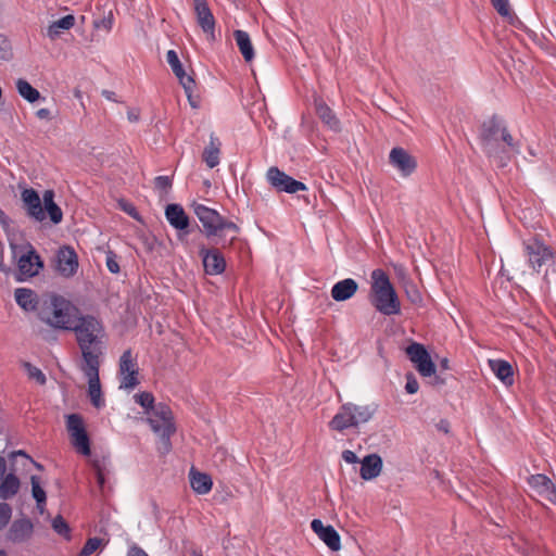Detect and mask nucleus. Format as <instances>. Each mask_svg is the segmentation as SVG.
I'll return each instance as SVG.
<instances>
[{
    "label": "nucleus",
    "mask_w": 556,
    "mask_h": 556,
    "mask_svg": "<svg viewBox=\"0 0 556 556\" xmlns=\"http://www.w3.org/2000/svg\"><path fill=\"white\" fill-rule=\"evenodd\" d=\"M71 330L75 331L81 350L83 364L100 363L99 357L102 355L106 343L103 324L97 317L86 315L76 318Z\"/></svg>",
    "instance_id": "obj_1"
},
{
    "label": "nucleus",
    "mask_w": 556,
    "mask_h": 556,
    "mask_svg": "<svg viewBox=\"0 0 556 556\" xmlns=\"http://www.w3.org/2000/svg\"><path fill=\"white\" fill-rule=\"evenodd\" d=\"M481 139L484 152L502 166L505 165L509 153L516 149V143L506 126L496 118L483 124Z\"/></svg>",
    "instance_id": "obj_2"
},
{
    "label": "nucleus",
    "mask_w": 556,
    "mask_h": 556,
    "mask_svg": "<svg viewBox=\"0 0 556 556\" xmlns=\"http://www.w3.org/2000/svg\"><path fill=\"white\" fill-rule=\"evenodd\" d=\"M370 278L371 305L387 316L400 314L401 302L387 274L382 269H375Z\"/></svg>",
    "instance_id": "obj_3"
},
{
    "label": "nucleus",
    "mask_w": 556,
    "mask_h": 556,
    "mask_svg": "<svg viewBox=\"0 0 556 556\" xmlns=\"http://www.w3.org/2000/svg\"><path fill=\"white\" fill-rule=\"evenodd\" d=\"M22 201L30 217L38 222L46 218V213L49 215L53 224H59L63 214L61 208L54 202V192L46 190L40 199L38 192L31 188L22 191Z\"/></svg>",
    "instance_id": "obj_4"
},
{
    "label": "nucleus",
    "mask_w": 556,
    "mask_h": 556,
    "mask_svg": "<svg viewBox=\"0 0 556 556\" xmlns=\"http://www.w3.org/2000/svg\"><path fill=\"white\" fill-rule=\"evenodd\" d=\"M38 316L49 326L63 330H71L76 320L74 307L71 303L58 296L42 301Z\"/></svg>",
    "instance_id": "obj_5"
},
{
    "label": "nucleus",
    "mask_w": 556,
    "mask_h": 556,
    "mask_svg": "<svg viewBox=\"0 0 556 556\" xmlns=\"http://www.w3.org/2000/svg\"><path fill=\"white\" fill-rule=\"evenodd\" d=\"M376 413V406L372 404L358 405L352 402L342 404L328 427L338 432H342L350 428H358L361 425L368 422Z\"/></svg>",
    "instance_id": "obj_6"
},
{
    "label": "nucleus",
    "mask_w": 556,
    "mask_h": 556,
    "mask_svg": "<svg viewBox=\"0 0 556 556\" xmlns=\"http://www.w3.org/2000/svg\"><path fill=\"white\" fill-rule=\"evenodd\" d=\"M194 214L201 222L206 237H226L230 236L229 244L236 239L237 233L239 232V227L230 222L226 220L222 217L215 210H212L203 204H194L193 206Z\"/></svg>",
    "instance_id": "obj_7"
},
{
    "label": "nucleus",
    "mask_w": 556,
    "mask_h": 556,
    "mask_svg": "<svg viewBox=\"0 0 556 556\" xmlns=\"http://www.w3.org/2000/svg\"><path fill=\"white\" fill-rule=\"evenodd\" d=\"M147 415L152 431L160 438L159 450L163 454L168 453L172 447L170 437L176 431L170 408L164 403H157Z\"/></svg>",
    "instance_id": "obj_8"
},
{
    "label": "nucleus",
    "mask_w": 556,
    "mask_h": 556,
    "mask_svg": "<svg viewBox=\"0 0 556 556\" xmlns=\"http://www.w3.org/2000/svg\"><path fill=\"white\" fill-rule=\"evenodd\" d=\"M66 428L74 448L84 456L90 455V441L81 416L71 414L66 417Z\"/></svg>",
    "instance_id": "obj_9"
},
{
    "label": "nucleus",
    "mask_w": 556,
    "mask_h": 556,
    "mask_svg": "<svg viewBox=\"0 0 556 556\" xmlns=\"http://www.w3.org/2000/svg\"><path fill=\"white\" fill-rule=\"evenodd\" d=\"M406 353L422 377H431L435 374V365L422 344L412 343L407 346Z\"/></svg>",
    "instance_id": "obj_10"
},
{
    "label": "nucleus",
    "mask_w": 556,
    "mask_h": 556,
    "mask_svg": "<svg viewBox=\"0 0 556 556\" xmlns=\"http://www.w3.org/2000/svg\"><path fill=\"white\" fill-rule=\"evenodd\" d=\"M266 177L269 184L278 191L296 193L299 191L307 190V187L303 182L293 179L275 166L268 168Z\"/></svg>",
    "instance_id": "obj_11"
},
{
    "label": "nucleus",
    "mask_w": 556,
    "mask_h": 556,
    "mask_svg": "<svg viewBox=\"0 0 556 556\" xmlns=\"http://www.w3.org/2000/svg\"><path fill=\"white\" fill-rule=\"evenodd\" d=\"M99 366L100 363L83 364L81 366V370L88 379V395L96 408H101L105 404L99 379Z\"/></svg>",
    "instance_id": "obj_12"
},
{
    "label": "nucleus",
    "mask_w": 556,
    "mask_h": 556,
    "mask_svg": "<svg viewBox=\"0 0 556 556\" xmlns=\"http://www.w3.org/2000/svg\"><path fill=\"white\" fill-rule=\"evenodd\" d=\"M121 389L132 390L138 383V367L130 350L123 353L119 359Z\"/></svg>",
    "instance_id": "obj_13"
},
{
    "label": "nucleus",
    "mask_w": 556,
    "mask_h": 556,
    "mask_svg": "<svg viewBox=\"0 0 556 556\" xmlns=\"http://www.w3.org/2000/svg\"><path fill=\"white\" fill-rule=\"evenodd\" d=\"M194 13L197 22L210 41L216 39L215 36V17L208 8L206 0H193Z\"/></svg>",
    "instance_id": "obj_14"
},
{
    "label": "nucleus",
    "mask_w": 556,
    "mask_h": 556,
    "mask_svg": "<svg viewBox=\"0 0 556 556\" xmlns=\"http://www.w3.org/2000/svg\"><path fill=\"white\" fill-rule=\"evenodd\" d=\"M529 264L534 270H539L546 262L553 258L552 250L543 242L533 239L525 244Z\"/></svg>",
    "instance_id": "obj_15"
},
{
    "label": "nucleus",
    "mask_w": 556,
    "mask_h": 556,
    "mask_svg": "<svg viewBox=\"0 0 556 556\" xmlns=\"http://www.w3.org/2000/svg\"><path fill=\"white\" fill-rule=\"evenodd\" d=\"M389 161L403 177L410 176L417 168V160L405 149L400 147L393 148L390 151Z\"/></svg>",
    "instance_id": "obj_16"
},
{
    "label": "nucleus",
    "mask_w": 556,
    "mask_h": 556,
    "mask_svg": "<svg viewBox=\"0 0 556 556\" xmlns=\"http://www.w3.org/2000/svg\"><path fill=\"white\" fill-rule=\"evenodd\" d=\"M528 483L540 498L556 504V486L545 475H533L528 479Z\"/></svg>",
    "instance_id": "obj_17"
},
{
    "label": "nucleus",
    "mask_w": 556,
    "mask_h": 556,
    "mask_svg": "<svg viewBox=\"0 0 556 556\" xmlns=\"http://www.w3.org/2000/svg\"><path fill=\"white\" fill-rule=\"evenodd\" d=\"M56 270L63 277H72L78 268V258L75 251L70 247L61 248L56 253Z\"/></svg>",
    "instance_id": "obj_18"
},
{
    "label": "nucleus",
    "mask_w": 556,
    "mask_h": 556,
    "mask_svg": "<svg viewBox=\"0 0 556 556\" xmlns=\"http://www.w3.org/2000/svg\"><path fill=\"white\" fill-rule=\"evenodd\" d=\"M199 253L206 274L219 275L225 270L226 262L218 250L201 247Z\"/></svg>",
    "instance_id": "obj_19"
},
{
    "label": "nucleus",
    "mask_w": 556,
    "mask_h": 556,
    "mask_svg": "<svg viewBox=\"0 0 556 556\" xmlns=\"http://www.w3.org/2000/svg\"><path fill=\"white\" fill-rule=\"evenodd\" d=\"M311 528L331 551L337 552L341 548L340 535L332 526H325L321 520L314 519Z\"/></svg>",
    "instance_id": "obj_20"
},
{
    "label": "nucleus",
    "mask_w": 556,
    "mask_h": 556,
    "mask_svg": "<svg viewBox=\"0 0 556 556\" xmlns=\"http://www.w3.org/2000/svg\"><path fill=\"white\" fill-rule=\"evenodd\" d=\"M17 265L20 275L25 278L37 275L42 267L40 257L31 249L20 256Z\"/></svg>",
    "instance_id": "obj_21"
},
{
    "label": "nucleus",
    "mask_w": 556,
    "mask_h": 556,
    "mask_svg": "<svg viewBox=\"0 0 556 556\" xmlns=\"http://www.w3.org/2000/svg\"><path fill=\"white\" fill-rule=\"evenodd\" d=\"M33 531L34 526L29 519H17L12 523L8 532V538L14 543H23L31 538Z\"/></svg>",
    "instance_id": "obj_22"
},
{
    "label": "nucleus",
    "mask_w": 556,
    "mask_h": 556,
    "mask_svg": "<svg viewBox=\"0 0 556 556\" xmlns=\"http://www.w3.org/2000/svg\"><path fill=\"white\" fill-rule=\"evenodd\" d=\"M358 285L352 278L338 281L331 288V296L337 302H343L351 299L357 291Z\"/></svg>",
    "instance_id": "obj_23"
},
{
    "label": "nucleus",
    "mask_w": 556,
    "mask_h": 556,
    "mask_svg": "<svg viewBox=\"0 0 556 556\" xmlns=\"http://www.w3.org/2000/svg\"><path fill=\"white\" fill-rule=\"evenodd\" d=\"M382 470V459L377 454H370L364 457L361 463V477L364 480L375 479Z\"/></svg>",
    "instance_id": "obj_24"
},
{
    "label": "nucleus",
    "mask_w": 556,
    "mask_h": 556,
    "mask_svg": "<svg viewBox=\"0 0 556 556\" xmlns=\"http://www.w3.org/2000/svg\"><path fill=\"white\" fill-rule=\"evenodd\" d=\"M489 366L497 379L505 386H511L514 383V370L508 362L503 359H489Z\"/></svg>",
    "instance_id": "obj_25"
},
{
    "label": "nucleus",
    "mask_w": 556,
    "mask_h": 556,
    "mask_svg": "<svg viewBox=\"0 0 556 556\" xmlns=\"http://www.w3.org/2000/svg\"><path fill=\"white\" fill-rule=\"evenodd\" d=\"M165 216L168 223L178 230H184L189 226V218L178 204L167 205Z\"/></svg>",
    "instance_id": "obj_26"
},
{
    "label": "nucleus",
    "mask_w": 556,
    "mask_h": 556,
    "mask_svg": "<svg viewBox=\"0 0 556 556\" xmlns=\"http://www.w3.org/2000/svg\"><path fill=\"white\" fill-rule=\"evenodd\" d=\"M189 478L190 485L197 494H207L212 490L213 481L208 475L191 469Z\"/></svg>",
    "instance_id": "obj_27"
},
{
    "label": "nucleus",
    "mask_w": 556,
    "mask_h": 556,
    "mask_svg": "<svg viewBox=\"0 0 556 556\" xmlns=\"http://www.w3.org/2000/svg\"><path fill=\"white\" fill-rule=\"evenodd\" d=\"M220 147L222 142L214 134H211L210 142L203 151V161L210 168H214L219 164Z\"/></svg>",
    "instance_id": "obj_28"
},
{
    "label": "nucleus",
    "mask_w": 556,
    "mask_h": 556,
    "mask_svg": "<svg viewBox=\"0 0 556 556\" xmlns=\"http://www.w3.org/2000/svg\"><path fill=\"white\" fill-rule=\"evenodd\" d=\"M14 296L16 303L24 311H34L36 308L39 309V306L41 304L38 302L37 294L30 289L18 288L15 290Z\"/></svg>",
    "instance_id": "obj_29"
},
{
    "label": "nucleus",
    "mask_w": 556,
    "mask_h": 556,
    "mask_svg": "<svg viewBox=\"0 0 556 556\" xmlns=\"http://www.w3.org/2000/svg\"><path fill=\"white\" fill-rule=\"evenodd\" d=\"M233 38L244 60L251 62L255 53L249 34L238 29L233 31Z\"/></svg>",
    "instance_id": "obj_30"
},
{
    "label": "nucleus",
    "mask_w": 556,
    "mask_h": 556,
    "mask_svg": "<svg viewBox=\"0 0 556 556\" xmlns=\"http://www.w3.org/2000/svg\"><path fill=\"white\" fill-rule=\"evenodd\" d=\"M92 469L96 473L97 484L101 492L104 491L106 477L111 473V466L106 458H92L90 460Z\"/></svg>",
    "instance_id": "obj_31"
},
{
    "label": "nucleus",
    "mask_w": 556,
    "mask_h": 556,
    "mask_svg": "<svg viewBox=\"0 0 556 556\" xmlns=\"http://www.w3.org/2000/svg\"><path fill=\"white\" fill-rule=\"evenodd\" d=\"M75 25V16L68 14L66 16L61 17L58 21L52 22L47 28V36L54 40L56 39L63 31L71 29Z\"/></svg>",
    "instance_id": "obj_32"
},
{
    "label": "nucleus",
    "mask_w": 556,
    "mask_h": 556,
    "mask_svg": "<svg viewBox=\"0 0 556 556\" xmlns=\"http://www.w3.org/2000/svg\"><path fill=\"white\" fill-rule=\"evenodd\" d=\"M20 486L18 478L13 473H8L0 484V500L13 497L18 492Z\"/></svg>",
    "instance_id": "obj_33"
},
{
    "label": "nucleus",
    "mask_w": 556,
    "mask_h": 556,
    "mask_svg": "<svg viewBox=\"0 0 556 556\" xmlns=\"http://www.w3.org/2000/svg\"><path fill=\"white\" fill-rule=\"evenodd\" d=\"M316 111L319 118L333 131L340 130V122L332 110L324 102L316 104Z\"/></svg>",
    "instance_id": "obj_34"
},
{
    "label": "nucleus",
    "mask_w": 556,
    "mask_h": 556,
    "mask_svg": "<svg viewBox=\"0 0 556 556\" xmlns=\"http://www.w3.org/2000/svg\"><path fill=\"white\" fill-rule=\"evenodd\" d=\"M16 90L23 99L30 103L40 99V92L23 78L16 80Z\"/></svg>",
    "instance_id": "obj_35"
},
{
    "label": "nucleus",
    "mask_w": 556,
    "mask_h": 556,
    "mask_svg": "<svg viewBox=\"0 0 556 556\" xmlns=\"http://www.w3.org/2000/svg\"><path fill=\"white\" fill-rule=\"evenodd\" d=\"M105 546V542L100 538H90L79 552V556H90Z\"/></svg>",
    "instance_id": "obj_36"
},
{
    "label": "nucleus",
    "mask_w": 556,
    "mask_h": 556,
    "mask_svg": "<svg viewBox=\"0 0 556 556\" xmlns=\"http://www.w3.org/2000/svg\"><path fill=\"white\" fill-rule=\"evenodd\" d=\"M136 403H138L142 408L146 409V414L148 410H152V407H155L154 397L149 392L138 393L134 396Z\"/></svg>",
    "instance_id": "obj_37"
},
{
    "label": "nucleus",
    "mask_w": 556,
    "mask_h": 556,
    "mask_svg": "<svg viewBox=\"0 0 556 556\" xmlns=\"http://www.w3.org/2000/svg\"><path fill=\"white\" fill-rule=\"evenodd\" d=\"M24 368L29 379L35 380L41 386L46 383V376L38 367L31 365L30 363H25Z\"/></svg>",
    "instance_id": "obj_38"
},
{
    "label": "nucleus",
    "mask_w": 556,
    "mask_h": 556,
    "mask_svg": "<svg viewBox=\"0 0 556 556\" xmlns=\"http://www.w3.org/2000/svg\"><path fill=\"white\" fill-rule=\"evenodd\" d=\"M179 83L182 86V88L185 89V92L187 94V98H188L190 104L193 108H195L197 103L192 99V92H193V88H194V79L190 75L187 74L186 76L180 77Z\"/></svg>",
    "instance_id": "obj_39"
},
{
    "label": "nucleus",
    "mask_w": 556,
    "mask_h": 556,
    "mask_svg": "<svg viewBox=\"0 0 556 556\" xmlns=\"http://www.w3.org/2000/svg\"><path fill=\"white\" fill-rule=\"evenodd\" d=\"M31 493L37 503H46V492L39 484V479L36 476H31Z\"/></svg>",
    "instance_id": "obj_40"
},
{
    "label": "nucleus",
    "mask_w": 556,
    "mask_h": 556,
    "mask_svg": "<svg viewBox=\"0 0 556 556\" xmlns=\"http://www.w3.org/2000/svg\"><path fill=\"white\" fill-rule=\"evenodd\" d=\"M52 528L58 534L66 536V538L68 536L70 528H68V525L66 523V521L63 519V517L56 516L52 520Z\"/></svg>",
    "instance_id": "obj_41"
},
{
    "label": "nucleus",
    "mask_w": 556,
    "mask_h": 556,
    "mask_svg": "<svg viewBox=\"0 0 556 556\" xmlns=\"http://www.w3.org/2000/svg\"><path fill=\"white\" fill-rule=\"evenodd\" d=\"M492 4L500 15L511 17L508 0H492Z\"/></svg>",
    "instance_id": "obj_42"
},
{
    "label": "nucleus",
    "mask_w": 556,
    "mask_h": 556,
    "mask_svg": "<svg viewBox=\"0 0 556 556\" xmlns=\"http://www.w3.org/2000/svg\"><path fill=\"white\" fill-rule=\"evenodd\" d=\"M11 55V43L4 35L0 34V60H8Z\"/></svg>",
    "instance_id": "obj_43"
},
{
    "label": "nucleus",
    "mask_w": 556,
    "mask_h": 556,
    "mask_svg": "<svg viewBox=\"0 0 556 556\" xmlns=\"http://www.w3.org/2000/svg\"><path fill=\"white\" fill-rule=\"evenodd\" d=\"M105 264H106L108 269L112 274H118L119 273V265H118V262H117V256L112 251H108L105 253Z\"/></svg>",
    "instance_id": "obj_44"
},
{
    "label": "nucleus",
    "mask_w": 556,
    "mask_h": 556,
    "mask_svg": "<svg viewBox=\"0 0 556 556\" xmlns=\"http://www.w3.org/2000/svg\"><path fill=\"white\" fill-rule=\"evenodd\" d=\"M11 516V507L5 503H0V530H2L9 523Z\"/></svg>",
    "instance_id": "obj_45"
},
{
    "label": "nucleus",
    "mask_w": 556,
    "mask_h": 556,
    "mask_svg": "<svg viewBox=\"0 0 556 556\" xmlns=\"http://www.w3.org/2000/svg\"><path fill=\"white\" fill-rule=\"evenodd\" d=\"M154 186L160 192H167L172 187V181L167 176H157L154 179Z\"/></svg>",
    "instance_id": "obj_46"
},
{
    "label": "nucleus",
    "mask_w": 556,
    "mask_h": 556,
    "mask_svg": "<svg viewBox=\"0 0 556 556\" xmlns=\"http://www.w3.org/2000/svg\"><path fill=\"white\" fill-rule=\"evenodd\" d=\"M166 61L169 64L173 72L180 71V67L182 66L177 53L174 50H169L166 53Z\"/></svg>",
    "instance_id": "obj_47"
},
{
    "label": "nucleus",
    "mask_w": 556,
    "mask_h": 556,
    "mask_svg": "<svg viewBox=\"0 0 556 556\" xmlns=\"http://www.w3.org/2000/svg\"><path fill=\"white\" fill-rule=\"evenodd\" d=\"M118 206H119L121 210H123L126 214H128L132 218H135L137 220L140 219L139 214H138L136 207L131 203H129V202H127L125 200H121V201H118Z\"/></svg>",
    "instance_id": "obj_48"
},
{
    "label": "nucleus",
    "mask_w": 556,
    "mask_h": 556,
    "mask_svg": "<svg viewBox=\"0 0 556 556\" xmlns=\"http://www.w3.org/2000/svg\"><path fill=\"white\" fill-rule=\"evenodd\" d=\"M419 389V384H418V381L416 380V378L414 377V375L409 374L406 376V386H405V390L407 391V393L409 394H414L418 391Z\"/></svg>",
    "instance_id": "obj_49"
},
{
    "label": "nucleus",
    "mask_w": 556,
    "mask_h": 556,
    "mask_svg": "<svg viewBox=\"0 0 556 556\" xmlns=\"http://www.w3.org/2000/svg\"><path fill=\"white\" fill-rule=\"evenodd\" d=\"M342 458L348 464H356L358 462V457L353 451L345 450L342 452Z\"/></svg>",
    "instance_id": "obj_50"
},
{
    "label": "nucleus",
    "mask_w": 556,
    "mask_h": 556,
    "mask_svg": "<svg viewBox=\"0 0 556 556\" xmlns=\"http://www.w3.org/2000/svg\"><path fill=\"white\" fill-rule=\"evenodd\" d=\"M36 115L39 119H46V121H50L52 117H51V112L49 109H39L37 112H36Z\"/></svg>",
    "instance_id": "obj_51"
},
{
    "label": "nucleus",
    "mask_w": 556,
    "mask_h": 556,
    "mask_svg": "<svg viewBox=\"0 0 556 556\" xmlns=\"http://www.w3.org/2000/svg\"><path fill=\"white\" fill-rule=\"evenodd\" d=\"M127 556H148V554L139 547H132L129 549Z\"/></svg>",
    "instance_id": "obj_52"
},
{
    "label": "nucleus",
    "mask_w": 556,
    "mask_h": 556,
    "mask_svg": "<svg viewBox=\"0 0 556 556\" xmlns=\"http://www.w3.org/2000/svg\"><path fill=\"white\" fill-rule=\"evenodd\" d=\"M5 471V460L3 457H0V476H2Z\"/></svg>",
    "instance_id": "obj_53"
},
{
    "label": "nucleus",
    "mask_w": 556,
    "mask_h": 556,
    "mask_svg": "<svg viewBox=\"0 0 556 556\" xmlns=\"http://www.w3.org/2000/svg\"><path fill=\"white\" fill-rule=\"evenodd\" d=\"M174 74L176 75L178 80L180 79V77H184L187 75V73L184 71L182 66L180 67V71L174 72Z\"/></svg>",
    "instance_id": "obj_54"
},
{
    "label": "nucleus",
    "mask_w": 556,
    "mask_h": 556,
    "mask_svg": "<svg viewBox=\"0 0 556 556\" xmlns=\"http://www.w3.org/2000/svg\"><path fill=\"white\" fill-rule=\"evenodd\" d=\"M102 94H103L106 99H109V100H113L114 92L109 91V90H103V91H102Z\"/></svg>",
    "instance_id": "obj_55"
},
{
    "label": "nucleus",
    "mask_w": 556,
    "mask_h": 556,
    "mask_svg": "<svg viewBox=\"0 0 556 556\" xmlns=\"http://www.w3.org/2000/svg\"><path fill=\"white\" fill-rule=\"evenodd\" d=\"M45 506L46 503H37V509L39 510L40 514L45 513Z\"/></svg>",
    "instance_id": "obj_56"
},
{
    "label": "nucleus",
    "mask_w": 556,
    "mask_h": 556,
    "mask_svg": "<svg viewBox=\"0 0 556 556\" xmlns=\"http://www.w3.org/2000/svg\"><path fill=\"white\" fill-rule=\"evenodd\" d=\"M439 428L445 432H447V424L444 421H441Z\"/></svg>",
    "instance_id": "obj_57"
},
{
    "label": "nucleus",
    "mask_w": 556,
    "mask_h": 556,
    "mask_svg": "<svg viewBox=\"0 0 556 556\" xmlns=\"http://www.w3.org/2000/svg\"><path fill=\"white\" fill-rule=\"evenodd\" d=\"M447 364H448L447 359H443L441 363L443 368H447Z\"/></svg>",
    "instance_id": "obj_58"
},
{
    "label": "nucleus",
    "mask_w": 556,
    "mask_h": 556,
    "mask_svg": "<svg viewBox=\"0 0 556 556\" xmlns=\"http://www.w3.org/2000/svg\"><path fill=\"white\" fill-rule=\"evenodd\" d=\"M129 119H131V121H136V119H137V116H135V115H129Z\"/></svg>",
    "instance_id": "obj_59"
},
{
    "label": "nucleus",
    "mask_w": 556,
    "mask_h": 556,
    "mask_svg": "<svg viewBox=\"0 0 556 556\" xmlns=\"http://www.w3.org/2000/svg\"><path fill=\"white\" fill-rule=\"evenodd\" d=\"M0 556H8L4 551H0Z\"/></svg>",
    "instance_id": "obj_60"
}]
</instances>
